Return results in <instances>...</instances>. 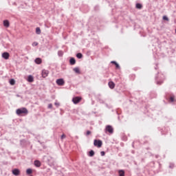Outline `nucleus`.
Instances as JSON below:
<instances>
[{"mask_svg":"<svg viewBox=\"0 0 176 176\" xmlns=\"http://www.w3.org/2000/svg\"><path fill=\"white\" fill-rule=\"evenodd\" d=\"M16 113L19 116H21V115H23V116L28 115V109H27V108L25 107L20 108L16 109Z\"/></svg>","mask_w":176,"mask_h":176,"instance_id":"1","label":"nucleus"},{"mask_svg":"<svg viewBox=\"0 0 176 176\" xmlns=\"http://www.w3.org/2000/svg\"><path fill=\"white\" fill-rule=\"evenodd\" d=\"M94 145L98 148H101V146H102V141L95 140L94 142Z\"/></svg>","mask_w":176,"mask_h":176,"instance_id":"2","label":"nucleus"},{"mask_svg":"<svg viewBox=\"0 0 176 176\" xmlns=\"http://www.w3.org/2000/svg\"><path fill=\"white\" fill-rule=\"evenodd\" d=\"M80 101H82L81 97L76 96L72 98V102H74V104H79V102H80Z\"/></svg>","mask_w":176,"mask_h":176,"instance_id":"3","label":"nucleus"},{"mask_svg":"<svg viewBox=\"0 0 176 176\" xmlns=\"http://www.w3.org/2000/svg\"><path fill=\"white\" fill-rule=\"evenodd\" d=\"M105 131H106V133L108 132L110 134H113V128L111 125H107V126H106Z\"/></svg>","mask_w":176,"mask_h":176,"instance_id":"4","label":"nucleus"},{"mask_svg":"<svg viewBox=\"0 0 176 176\" xmlns=\"http://www.w3.org/2000/svg\"><path fill=\"white\" fill-rule=\"evenodd\" d=\"M65 83V82L64 81V79H63V78H59V79L56 80V84L58 86H64Z\"/></svg>","mask_w":176,"mask_h":176,"instance_id":"5","label":"nucleus"},{"mask_svg":"<svg viewBox=\"0 0 176 176\" xmlns=\"http://www.w3.org/2000/svg\"><path fill=\"white\" fill-rule=\"evenodd\" d=\"M10 54L8 52H3L2 54L3 58H5V60H9Z\"/></svg>","mask_w":176,"mask_h":176,"instance_id":"6","label":"nucleus"},{"mask_svg":"<svg viewBox=\"0 0 176 176\" xmlns=\"http://www.w3.org/2000/svg\"><path fill=\"white\" fill-rule=\"evenodd\" d=\"M49 75V71L47 70H43L42 71V76L43 78H46Z\"/></svg>","mask_w":176,"mask_h":176,"instance_id":"7","label":"nucleus"},{"mask_svg":"<svg viewBox=\"0 0 176 176\" xmlns=\"http://www.w3.org/2000/svg\"><path fill=\"white\" fill-rule=\"evenodd\" d=\"M12 174L14 175H20V170L15 168L12 170Z\"/></svg>","mask_w":176,"mask_h":176,"instance_id":"8","label":"nucleus"},{"mask_svg":"<svg viewBox=\"0 0 176 176\" xmlns=\"http://www.w3.org/2000/svg\"><path fill=\"white\" fill-rule=\"evenodd\" d=\"M28 82H29L30 83H32V82H34V76L31 75L28 76Z\"/></svg>","mask_w":176,"mask_h":176,"instance_id":"9","label":"nucleus"},{"mask_svg":"<svg viewBox=\"0 0 176 176\" xmlns=\"http://www.w3.org/2000/svg\"><path fill=\"white\" fill-rule=\"evenodd\" d=\"M3 25L6 28H8V27L10 25V24L9 23V21H8V20L3 21Z\"/></svg>","mask_w":176,"mask_h":176,"instance_id":"10","label":"nucleus"},{"mask_svg":"<svg viewBox=\"0 0 176 176\" xmlns=\"http://www.w3.org/2000/svg\"><path fill=\"white\" fill-rule=\"evenodd\" d=\"M69 63L71 65H75V64H76V60L74 58H72L69 60Z\"/></svg>","mask_w":176,"mask_h":176,"instance_id":"11","label":"nucleus"},{"mask_svg":"<svg viewBox=\"0 0 176 176\" xmlns=\"http://www.w3.org/2000/svg\"><path fill=\"white\" fill-rule=\"evenodd\" d=\"M109 87L111 88V89H115V84L112 81H109Z\"/></svg>","mask_w":176,"mask_h":176,"instance_id":"12","label":"nucleus"},{"mask_svg":"<svg viewBox=\"0 0 176 176\" xmlns=\"http://www.w3.org/2000/svg\"><path fill=\"white\" fill-rule=\"evenodd\" d=\"M34 63H36V64H42V59L41 58H37L35 59Z\"/></svg>","mask_w":176,"mask_h":176,"instance_id":"13","label":"nucleus"},{"mask_svg":"<svg viewBox=\"0 0 176 176\" xmlns=\"http://www.w3.org/2000/svg\"><path fill=\"white\" fill-rule=\"evenodd\" d=\"M111 64H114L117 69H120V66L119 65V64H118V63H116V61H111Z\"/></svg>","mask_w":176,"mask_h":176,"instance_id":"14","label":"nucleus"},{"mask_svg":"<svg viewBox=\"0 0 176 176\" xmlns=\"http://www.w3.org/2000/svg\"><path fill=\"white\" fill-rule=\"evenodd\" d=\"M41 162H39V160H36V161H34V166H35L36 167H41Z\"/></svg>","mask_w":176,"mask_h":176,"instance_id":"15","label":"nucleus"},{"mask_svg":"<svg viewBox=\"0 0 176 176\" xmlns=\"http://www.w3.org/2000/svg\"><path fill=\"white\" fill-rule=\"evenodd\" d=\"M26 174L28 175H31V174H32V169L31 168H28L26 170Z\"/></svg>","mask_w":176,"mask_h":176,"instance_id":"16","label":"nucleus"},{"mask_svg":"<svg viewBox=\"0 0 176 176\" xmlns=\"http://www.w3.org/2000/svg\"><path fill=\"white\" fill-rule=\"evenodd\" d=\"M10 85H11V86H14V85H16V81L14 79L10 80Z\"/></svg>","mask_w":176,"mask_h":176,"instance_id":"17","label":"nucleus"},{"mask_svg":"<svg viewBox=\"0 0 176 176\" xmlns=\"http://www.w3.org/2000/svg\"><path fill=\"white\" fill-rule=\"evenodd\" d=\"M89 156L90 157H93V156H94V151L91 150V151H89Z\"/></svg>","mask_w":176,"mask_h":176,"instance_id":"18","label":"nucleus"},{"mask_svg":"<svg viewBox=\"0 0 176 176\" xmlns=\"http://www.w3.org/2000/svg\"><path fill=\"white\" fill-rule=\"evenodd\" d=\"M136 9H142V4L141 3H136Z\"/></svg>","mask_w":176,"mask_h":176,"instance_id":"19","label":"nucleus"},{"mask_svg":"<svg viewBox=\"0 0 176 176\" xmlns=\"http://www.w3.org/2000/svg\"><path fill=\"white\" fill-rule=\"evenodd\" d=\"M36 34H37V35H41V28H36Z\"/></svg>","mask_w":176,"mask_h":176,"instance_id":"20","label":"nucleus"},{"mask_svg":"<svg viewBox=\"0 0 176 176\" xmlns=\"http://www.w3.org/2000/svg\"><path fill=\"white\" fill-rule=\"evenodd\" d=\"M118 173L120 176H124V170H120Z\"/></svg>","mask_w":176,"mask_h":176,"instance_id":"21","label":"nucleus"},{"mask_svg":"<svg viewBox=\"0 0 176 176\" xmlns=\"http://www.w3.org/2000/svg\"><path fill=\"white\" fill-rule=\"evenodd\" d=\"M74 71L76 72V74H80V70H79L78 67L74 68Z\"/></svg>","mask_w":176,"mask_h":176,"instance_id":"22","label":"nucleus"},{"mask_svg":"<svg viewBox=\"0 0 176 176\" xmlns=\"http://www.w3.org/2000/svg\"><path fill=\"white\" fill-rule=\"evenodd\" d=\"M76 57H77V58H82L83 57V55L80 53H78L76 54Z\"/></svg>","mask_w":176,"mask_h":176,"instance_id":"23","label":"nucleus"},{"mask_svg":"<svg viewBox=\"0 0 176 176\" xmlns=\"http://www.w3.org/2000/svg\"><path fill=\"white\" fill-rule=\"evenodd\" d=\"M175 98V97L174 96H170V102H174Z\"/></svg>","mask_w":176,"mask_h":176,"instance_id":"24","label":"nucleus"},{"mask_svg":"<svg viewBox=\"0 0 176 176\" xmlns=\"http://www.w3.org/2000/svg\"><path fill=\"white\" fill-rule=\"evenodd\" d=\"M58 54L60 57H61L63 56V54H64V53L63 52V51H58Z\"/></svg>","mask_w":176,"mask_h":176,"instance_id":"25","label":"nucleus"},{"mask_svg":"<svg viewBox=\"0 0 176 176\" xmlns=\"http://www.w3.org/2000/svg\"><path fill=\"white\" fill-rule=\"evenodd\" d=\"M163 20H165V21H168V17H167V16H164Z\"/></svg>","mask_w":176,"mask_h":176,"instance_id":"26","label":"nucleus"},{"mask_svg":"<svg viewBox=\"0 0 176 176\" xmlns=\"http://www.w3.org/2000/svg\"><path fill=\"white\" fill-rule=\"evenodd\" d=\"M67 136L65 135V134H63L60 137V140H64V138H65Z\"/></svg>","mask_w":176,"mask_h":176,"instance_id":"27","label":"nucleus"},{"mask_svg":"<svg viewBox=\"0 0 176 176\" xmlns=\"http://www.w3.org/2000/svg\"><path fill=\"white\" fill-rule=\"evenodd\" d=\"M48 108L52 109L53 108V104L52 103L48 104Z\"/></svg>","mask_w":176,"mask_h":176,"instance_id":"28","label":"nucleus"},{"mask_svg":"<svg viewBox=\"0 0 176 176\" xmlns=\"http://www.w3.org/2000/svg\"><path fill=\"white\" fill-rule=\"evenodd\" d=\"M90 134H91V131H87V133H86V135H90Z\"/></svg>","mask_w":176,"mask_h":176,"instance_id":"29","label":"nucleus"},{"mask_svg":"<svg viewBox=\"0 0 176 176\" xmlns=\"http://www.w3.org/2000/svg\"><path fill=\"white\" fill-rule=\"evenodd\" d=\"M100 155H101V156H105V152L104 151H101Z\"/></svg>","mask_w":176,"mask_h":176,"instance_id":"30","label":"nucleus"},{"mask_svg":"<svg viewBox=\"0 0 176 176\" xmlns=\"http://www.w3.org/2000/svg\"><path fill=\"white\" fill-rule=\"evenodd\" d=\"M54 105H56V107H60V103H58V102H55V103H54Z\"/></svg>","mask_w":176,"mask_h":176,"instance_id":"31","label":"nucleus"},{"mask_svg":"<svg viewBox=\"0 0 176 176\" xmlns=\"http://www.w3.org/2000/svg\"><path fill=\"white\" fill-rule=\"evenodd\" d=\"M32 45H33V46H38V43L34 42V43H32Z\"/></svg>","mask_w":176,"mask_h":176,"instance_id":"32","label":"nucleus"}]
</instances>
